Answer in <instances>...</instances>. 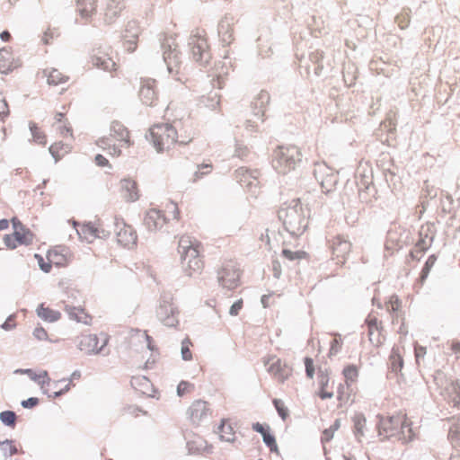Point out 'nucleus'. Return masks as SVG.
<instances>
[{
    "mask_svg": "<svg viewBox=\"0 0 460 460\" xmlns=\"http://www.w3.org/2000/svg\"><path fill=\"white\" fill-rule=\"evenodd\" d=\"M178 252L181 256L182 270L188 276L200 274L205 267L203 244L190 235L183 234L179 239Z\"/></svg>",
    "mask_w": 460,
    "mask_h": 460,
    "instance_id": "obj_1",
    "label": "nucleus"
},
{
    "mask_svg": "<svg viewBox=\"0 0 460 460\" xmlns=\"http://www.w3.org/2000/svg\"><path fill=\"white\" fill-rule=\"evenodd\" d=\"M279 218L282 221L286 230L293 235H301L308 226L304 208L299 201H294L292 205L280 208Z\"/></svg>",
    "mask_w": 460,
    "mask_h": 460,
    "instance_id": "obj_2",
    "label": "nucleus"
},
{
    "mask_svg": "<svg viewBox=\"0 0 460 460\" xmlns=\"http://www.w3.org/2000/svg\"><path fill=\"white\" fill-rule=\"evenodd\" d=\"M97 145L103 150H108L112 156H119L121 148L130 146V133L119 121H113L109 137L98 139Z\"/></svg>",
    "mask_w": 460,
    "mask_h": 460,
    "instance_id": "obj_3",
    "label": "nucleus"
},
{
    "mask_svg": "<svg viewBox=\"0 0 460 460\" xmlns=\"http://www.w3.org/2000/svg\"><path fill=\"white\" fill-rule=\"evenodd\" d=\"M341 375L343 382L338 383L336 387V398L340 406L352 402V397L358 393L357 383L359 377V368L354 364H348L343 367Z\"/></svg>",
    "mask_w": 460,
    "mask_h": 460,
    "instance_id": "obj_4",
    "label": "nucleus"
},
{
    "mask_svg": "<svg viewBox=\"0 0 460 460\" xmlns=\"http://www.w3.org/2000/svg\"><path fill=\"white\" fill-rule=\"evenodd\" d=\"M301 161L302 153L297 146L293 145L278 146L273 152V167L282 174L295 170Z\"/></svg>",
    "mask_w": 460,
    "mask_h": 460,
    "instance_id": "obj_5",
    "label": "nucleus"
},
{
    "mask_svg": "<svg viewBox=\"0 0 460 460\" xmlns=\"http://www.w3.org/2000/svg\"><path fill=\"white\" fill-rule=\"evenodd\" d=\"M150 139L157 152L169 151L177 146L175 130L168 123L153 126Z\"/></svg>",
    "mask_w": 460,
    "mask_h": 460,
    "instance_id": "obj_6",
    "label": "nucleus"
},
{
    "mask_svg": "<svg viewBox=\"0 0 460 460\" xmlns=\"http://www.w3.org/2000/svg\"><path fill=\"white\" fill-rule=\"evenodd\" d=\"M13 233L4 234L3 241L7 249L14 250L22 245H29L33 241L32 233L17 217H13Z\"/></svg>",
    "mask_w": 460,
    "mask_h": 460,
    "instance_id": "obj_7",
    "label": "nucleus"
},
{
    "mask_svg": "<svg viewBox=\"0 0 460 460\" xmlns=\"http://www.w3.org/2000/svg\"><path fill=\"white\" fill-rule=\"evenodd\" d=\"M190 45L193 59L200 64L208 63L210 58L209 46L208 44L207 33L202 29L193 31Z\"/></svg>",
    "mask_w": 460,
    "mask_h": 460,
    "instance_id": "obj_8",
    "label": "nucleus"
},
{
    "mask_svg": "<svg viewBox=\"0 0 460 460\" xmlns=\"http://www.w3.org/2000/svg\"><path fill=\"white\" fill-rule=\"evenodd\" d=\"M337 387L329 368H318L315 380V395L321 400L332 399Z\"/></svg>",
    "mask_w": 460,
    "mask_h": 460,
    "instance_id": "obj_9",
    "label": "nucleus"
},
{
    "mask_svg": "<svg viewBox=\"0 0 460 460\" xmlns=\"http://www.w3.org/2000/svg\"><path fill=\"white\" fill-rule=\"evenodd\" d=\"M115 238L117 243L125 249H133L137 243V234L132 226L127 224L123 218H115Z\"/></svg>",
    "mask_w": 460,
    "mask_h": 460,
    "instance_id": "obj_10",
    "label": "nucleus"
},
{
    "mask_svg": "<svg viewBox=\"0 0 460 460\" xmlns=\"http://www.w3.org/2000/svg\"><path fill=\"white\" fill-rule=\"evenodd\" d=\"M241 270L234 261L225 262L218 270L220 284L228 289H234L239 286Z\"/></svg>",
    "mask_w": 460,
    "mask_h": 460,
    "instance_id": "obj_11",
    "label": "nucleus"
},
{
    "mask_svg": "<svg viewBox=\"0 0 460 460\" xmlns=\"http://www.w3.org/2000/svg\"><path fill=\"white\" fill-rule=\"evenodd\" d=\"M267 371L278 382L284 383L293 372V368L286 361L277 356H270L265 361Z\"/></svg>",
    "mask_w": 460,
    "mask_h": 460,
    "instance_id": "obj_12",
    "label": "nucleus"
},
{
    "mask_svg": "<svg viewBox=\"0 0 460 460\" xmlns=\"http://www.w3.org/2000/svg\"><path fill=\"white\" fill-rule=\"evenodd\" d=\"M171 125L175 130V138L179 146L190 144L197 135L194 123L190 119L174 120Z\"/></svg>",
    "mask_w": 460,
    "mask_h": 460,
    "instance_id": "obj_13",
    "label": "nucleus"
},
{
    "mask_svg": "<svg viewBox=\"0 0 460 460\" xmlns=\"http://www.w3.org/2000/svg\"><path fill=\"white\" fill-rule=\"evenodd\" d=\"M74 226H78L76 231L80 238L88 243H92L96 238H104L109 235V231L104 228L103 225L100 221L93 223L89 222L83 225H78L74 222Z\"/></svg>",
    "mask_w": 460,
    "mask_h": 460,
    "instance_id": "obj_14",
    "label": "nucleus"
},
{
    "mask_svg": "<svg viewBox=\"0 0 460 460\" xmlns=\"http://www.w3.org/2000/svg\"><path fill=\"white\" fill-rule=\"evenodd\" d=\"M385 307L388 312L394 313L392 315V323H400L398 332L402 336H406L408 333V329L405 323L404 315L401 312L402 301L399 299L398 296L392 295L388 301L385 303Z\"/></svg>",
    "mask_w": 460,
    "mask_h": 460,
    "instance_id": "obj_15",
    "label": "nucleus"
},
{
    "mask_svg": "<svg viewBox=\"0 0 460 460\" xmlns=\"http://www.w3.org/2000/svg\"><path fill=\"white\" fill-rule=\"evenodd\" d=\"M108 339L99 340L96 334H83L78 341L79 349L84 354H97L106 346Z\"/></svg>",
    "mask_w": 460,
    "mask_h": 460,
    "instance_id": "obj_16",
    "label": "nucleus"
},
{
    "mask_svg": "<svg viewBox=\"0 0 460 460\" xmlns=\"http://www.w3.org/2000/svg\"><path fill=\"white\" fill-rule=\"evenodd\" d=\"M332 260L337 263L344 264L351 251V243L341 235L333 237L331 241Z\"/></svg>",
    "mask_w": 460,
    "mask_h": 460,
    "instance_id": "obj_17",
    "label": "nucleus"
},
{
    "mask_svg": "<svg viewBox=\"0 0 460 460\" xmlns=\"http://www.w3.org/2000/svg\"><path fill=\"white\" fill-rule=\"evenodd\" d=\"M235 175L242 187L254 196L258 194L257 190L260 188V181L257 172L242 167L235 172Z\"/></svg>",
    "mask_w": 460,
    "mask_h": 460,
    "instance_id": "obj_18",
    "label": "nucleus"
},
{
    "mask_svg": "<svg viewBox=\"0 0 460 460\" xmlns=\"http://www.w3.org/2000/svg\"><path fill=\"white\" fill-rule=\"evenodd\" d=\"M365 323L367 326L370 342L376 347L381 346L385 340V335L383 334L382 322L376 317V315L370 314L367 315Z\"/></svg>",
    "mask_w": 460,
    "mask_h": 460,
    "instance_id": "obj_19",
    "label": "nucleus"
},
{
    "mask_svg": "<svg viewBox=\"0 0 460 460\" xmlns=\"http://www.w3.org/2000/svg\"><path fill=\"white\" fill-rule=\"evenodd\" d=\"M138 95L145 105H155L158 101L156 81L152 78L142 79Z\"/></svg>",
    "mask_w": 460,
    "mask_h": 460,
    "instance_id": "obj_20",
    "label": "nucleus"
},
{
    "mask_svg": "<svg viewBox=\"0 0 460 460\" xmlns=\"http://www.w3.org/2000/svg\"><path fill=\"white\" fill-rule=\"evenodd\" d=\"M120 198L126 202H135L139 199L137 183L130 178L122 179L118 189Z\"/></svg>",
    "mask_w": 460,
    "mask_h": 460,
    "instance_id": "obj_21",
    "label": "nucleus"
},
{
    "mask_svg": "<svg viewBox=\"0 0 460 460\" xmlns=\"http://www.w3.org/2000/svg\"><path fill=\"white\" fill-rule=\"evenodd\" d=\"M210 409L206 401L196 400L189 407L187 415L193 424H199L210 415Z\"/></svg>",
    "mask_w": 460,
    "mask_h": 460,
    "instance_id": "obj_22",
    "label": "nucleus"
},
{
    "mask_svg": "<svg viewBox=\"0 0 460 460\" xmlns=\"http://www.w3.org/2000/svg\"><path fill=\"white\" fill-rule=\"evenodd\" d=\"M315 177L325 192L331 191L336 183V175L325 164H318L315 169Z\"/></svg>",
    "mask_w": 460,
    "mask_h": 460,
    "instance_id": "obj_23",
    "label": "nucleus"
},
{
    "mask_svg": "<svg viewBox=\"0 0 460 460\" xmlns=\"http://www.w3.org/2000/svg\"><path fill=\"white\" fill-rule=\"evenodd\" d=\"M125 8V0H105L102 9L105 22H114Z\"/></svg>",
    "mask_w": 460,
    "mask_h": 460,
    "instance_id": "obj_24",
    "label": "nucleus"
},
{
    "mask_svg": "<svg viewBox=\"0 0 460 460\" xmlns=\"http://www.w3.org/2000/svg\"><path fill=\"white\" fill-rule=\"evenodd\" d=\"M167 223V217L156 208L149 209L144 218V224L149 231L161 229Z\"/></svg>",
    "mask_w": 460,
    "mask_h": 460,
    "instance_id": "obj_25",
    "label": "nucleus"
},
{
    "mask_svg": "<svg viewBox=\"0 0 460 460\" xmlns=\"http://www.w3.org/2000/svg\"><path fill=\"white\" fill-rule=\"evenodd\" d=\"M140 29L136 22H129L125 29L124 45L128 52H133L137 47L138 35Z\"/></svg>",
    "mask_w": 460,
    "mask_h": 460,
    "instance_id": "obj_26",
    "label": "nucleus"
},
{
    "mask_svg": "<svg viewBox=\"0 0 460 460\" xmlns=\"http://www.w3.org/2000/svg\"><path fill=\"white\" fill-rule=\"evenodd\" d=\"M403 348H400L398 346H394L392 349L391 354L388 359V369L389 374H394L396 377L402 376V369L403 367Z\"/></svg>",
    "mask_w": 460,
    "mask_h": 460,
    "instance_id": "obj_27",
    "label": "nucleus"
},
{
    "mask_svg": "<svg viewBox=\"0 0 460 460\" xmlns=\"http://www.w3.org/2000/svg\"><path fill=\"white\" fill-rule=\"evenodd\" d=\"M217 433L220 440L222 441L228 443H234L236 441L237 436L235 427L229 419L222 420L221 424L217 428Z\"/></svg>",
    "mask_w": 460,
    "mask_h": 460,
    "instance_id": "obj_28",
    "label": "nucleus"
},
{
    "mask_svg": "<svg viewBox=\"0 0 460 460\" xmlns=\"http://www.w3.org/2000/svg\"><path fill=\"white\" fill-rule=\"evenodd\" d=\"M65 311L71 320L76 321L86 325L92 324L93 316L89 314L84 308L66 305Z\"/></svg>",
    "mask_w": 460,
    "mask_h": 460,
    "instance_id": "obj_29",
    "label": "nucleus"
},
{
    "mask_svg": "<svg viewBox=\"0 0 460 460\" xmlns=\"http://www.w3.org/2000/svg\"><path fill=\"white\" fill-rule=\"evenodd\" d=\"M17 66L13 53L10 49L3 48L0 49V72L7 74Z\"/></svg>",
    "mask_w": 460,
    "mask_h": 460,
    "instance_id": "obj_30",
    "label": "nucleus"
},
{
    "mask_svg": "<svg viewBox=\"0 0 460 460\" xmlns=\"http://www.w3.org/2000/svg\"><path fill=\"white\" fill-rule=\"evenodd\" d=\"M36 313L41 320L48 323H54L61 318V313L59 311L51 308L44 303L37 307Z\"/></svg>",
    "mask_w": 460,
    "mask_h": 460,
    "instance_id": "obj_31",
    "label": "nucleus"
},
{
    "mask_svg": "<svg viewBox=\"0 0 460 460\" xmlns=\"http://www.w3.org/2000/svg\"><path fill=\"white\" fill-rule=\"evenodd\" d=\"M187 445L189 451L193 454L209 453L212 449V446L208 445L203 438L199 436L190 439Z\"/></svg>",
    "mask_w": 460,
    "mask_h": 460,
    "instance_id": "obj_32",
    "label": "nucleus"
},
{
    "mask_svg": "<svg viewBox=\"0 0 460 460\" xmlns=\"http://www.w3.org/2000/svg\"><path fill=\"white\" fill-rule=\"evenodd\" d=\"M252 429L261 434L263 442L269 447L270 451L278 452V445L275 437L270 433L269 428H265L262 424L257 422L252 425Z\"/></svg>",
    "mask_w": 460,
    "mask_h": 460,
    "instance_id": "obj_33",
    "label": "nucleus"
},
{
    "mask_svg": "<svg viewBox=\"0 0 460 460\" xmlns=\"http://www.w3.org/2000/svg\"><path fill=\"white\" fill-rule=\"evenodd\" d=\"M44 74L49 85H61L69 81V76L56 68L45 69Z\"/></svg>",
    "mask_w": 460,
    "mask_h": 460,
    "instance_id": "obj_34",
    "label": "nucleus"
},
{
    "mask_svg": "<svg viewBox=\"0 0 460 460\" xmlns=\"http://www.w3.org/2000/svg\"><path fill=\"white\" fill-rule=\"evenodd\" d=\"M76 8L83 18H89L96 13L97 0H76Z\"/></svg>",
    "mask_w": 460,
    "mask_h": 460,
    "instance_id": "obj_35",
    "label": "nucleus"
},
{
    "mask_svg": "<svg viewBox=\"0 0 460 460\" xmlns=\"http://www.w3.org/2000/svg\"><path fill=\"white\" fill-rule=\"evenodd\" d=\"M447 438L456 454L460 456V421H456L450 426Z\"/></svg>",
    "mask_w": 460,
    "mask_h": 460,
    "instance_id": "obj_36",
    "label": "nucleus"
},
{
    "mask_svg": "<svg viewBox=\"0 0 460 460\" xmlns=\"http://www.w3.org/2000/svg\"><path fill=\"white\" fill-rule=\"evenodd\" d=\"M70 142H71L70 140H69V142H66V143H64L63 141H58V142L53 143L49 146V153L56 159V161L61 159L62 157H64L66 155H67L71 151L72 146H71Z\"/></svg>",
    "mask_w": 460,
    "mask_h": 460,
    "instance_id": "obj_37",
    "label": "nucleus"
},
{
    "mask_svg": "<svg viewBox=\"0 0 460 460\" xmlns=\"http://www.w3.org/2000/svg\"><path fill=\"white\" fill-rule=\"evenodd\" d=\"M47 260L50 262L51 267L53 265L57 267H63L68 263V258L66 255L57 248L51 249L48 252Z\"/></svg>",
    "mask_w": 460,
    "mask_h": 460,
    "instance_id": "obj_38",
    "label": "nucleus"
},
{
    "mask_svg": "<svg viewBox=\"0 0 460 460\" xmlns=\"http://www.w3.org/2000/svg\"><path fill=\"white\" fill-rule=\"evenodd\" d=\"M447 394L449 402L454 407L460 408V383L459 381H452L447 387Z\"/></svg>",
    "mask_w": 460,
    "mask_h": 460,
    "instance_id": "obj_39",
    "label": "nucleus"
},
{
    "mask_svg": "<svg viewBox=\"0 0 460 460\" xmlns=\"http://www.w3.org/2000/svg\"><path fill=\"white\" fill-rule=\"evenodd\" d=\"M281 255L290 261H300L302 260H308L309 254L303 250L292 251L289 248L284 247Z\"/></svg>",
    "mask_w": 460,
    "mask_h": 460,
    "instance_id": "obj_40",
    "label": "nucleus"
},
{
    "mask_svg": "<svg viewBox=\"0 0 460 460\" xmlns=\"http://www.w3.org/2000/svg\"><path fill=\"white\" fill-rule=\"evenodd\" d=\"M163 215L167 217V222L170 220H179L180 219V210L177 203L173 201H167L164 205V209L161 210Z\"/></svg>",
    "mask_w": 460,
    "mask_h": 460,
    "instance_id": "obj_41",
    "label": "nucleus"
},
{
    "mask_svg": "<svg viewBox=\"0 0 460 460\" xmlns=\"http://www.w3.org/2000/svg\"><path fill=\"white\" fill-rule=\"evenodd\" d=\"M52 385V393L54 394V397H57L69 391L73 384L72 380L63 379L54 382Z\"/></svg>",
    "mask_w": 460,
    "mask_h": 460,
    "instance_id": "obj_42",
    "label": "nucleus"
},
{
    "mask_svg": "<svg viewBox=\"0 0 460 460\" xmlns=\"http://www.w3.org/2000/svg\"><path fill=\"white\" fill-rule=\"evenodd\" d=\"M51 128H54L65 139H68L70 141L74 140L73 128L69 121L58 124L56 127Z\"/></svg>",
    "mask_w": 460,
    "mask_h": 460,
    "instance_id": "obj_43",
    "label": "nucleus"
},
{
    "mask_svg": "<svg viewBox=\"0 0 460 460\" xmlns=\"http://www.w3.org/2000/svg\"><path fill=\"white\" fill-rule=\"evenodd\" d=\"M131 385L136 390L142 394H147L150 387V381L145 376H137L132 378Z\"/></svg>",
    "mask_w": 460,
    "mask_h": 460,
    "instance_id": "obj_44",
    "label": "nucleus"
},
{
    "mask_svg": "<svg viewBox=\"0 0 460 460\" xmlns=\"http://www.w3.org/2000/svg\"><path fill=\"white\" fill-rule=\"evenodd\" d=\"M32 380L40 385L42 387L45 384H49V378L47 371L40 370L39 372H34L31 369H26L24 371Z\"/></svg>",
    "mask_w": 460,
    "mask_h": 460,
    "instance_id": "obj_45",
    "label": "nucleus"
},
{
    "mask_svg": "<svg viewBox=\"0 0 460 460\" xmlns=\"http://www.w3.org/2000/svg\"><path fill=\"white\" fill-rule=\"evenodd\" d=\"M218 32L222 41L226 44H230L234 40V31L228 23L221 22Z\"/></svg>",
    "mask_w": 460,
    "mask_h": 460,
    "instance_id": "obj_46",
    "label": "nucleus"
},
{
    "mask_svg": "<svg viewBox=\"0 0 460 460\" xmlns=\"http://www.w3.org/2000/svg\"><path fill=\"white\" fill-rule=\"evenodd\" d=\"M69 105H64L62 107L61 111H55L50 119L49 125L50 127H56L58 124H62L63 122L68 121L66 117V113L68 111Z\"/></svg>",
    "mask_w": 460,
    "mask_h": 460,
    "instance_id": "obj_47",
    "label": "nucleus"
},
{
    "mask_svg": "<svg viewBox=\"0 0 460 460\" xmlns=\"http://www.w3.org/2000/svg\"><path fill=\"white\" fill-rule=\"evenodd\" d=\"M31 131L32 135L33 141L39 145L46 146L47 144V136L45 132L39 128L36 124H31Z\"/></svg>",
    "mask_w": 460,
    "mask_h": 460,
    "instance_id": "obj_48",
    "label": "nucleus"
},
{
    "mask_svg": "<svg viewBox=\"0 0 460 460\" xmlns=\"http://www.w3.org/2000/svg\"><path fill=\"white\" fill-rule=\"evenodd\" d=\"M33 336L38 341H48L52 343H58L61 340L58 338H52L49 335L48 332L42 326H38L33 331Z\"/></svg>",
    "mask_w": 460,
    "mask_h": 460,
    "instance_id": "obj_49",
    "label": "nucleus"
},
{
    "mask_svg": "<svg viewBox=\"0 0 460 460\" xmlns=\"http://www.w3.org/2000/svg\"><path fill=\"white\" fill-rule=\"evenodd\" d=\"M94 64L102 68L103 70L112 71L116 70V63L110 58L103 57H96L94 58Z\"/></svg>",
    "mask_w": 460,
    "mask_h": 460,
    "instance_id": "obj_50",
    "label": "nucleus"
},
{
    "mask_svg": "<svg viewBox=\"0 0 460 460\" xmlns=\"http://www.w3.org/2000/svg\"><path fill=\"white\" fill-rule=\"evenodd\" d=\"M355 433L358 436H363L367 425V419L362 413L356 414L353 418Z\"/></svg>",
    "mask_w": 460,
    "mask_h": 460,
    "instance_id": "obj_51",
    "label": "nucleus"
},
{
    "mask_svg": "<svg viewBox=\"0 0 460 460\" xmlns=\"http://www.w3.org/2000/svg\"><path fill=\"white\" fill-rule=\"evenodd\" d=\"M200 102L201 104H203V106L207 108L216 110L219 106L220 97L217 93L208 96H202L200 99Z\"/></svg>",
    "mask_w": 460,
    "mask_h": 460,
    "instance_id": "obj_52",
    "label": "nucleus"
},
{
    "mask_svg": "<svg viewBox=\"0 0 460 460\" xmlns=\"http://www.w3.org/2000/svg\"><path fill=\"white\" fill-rule=\"evenodd\" d=\"M0 450L4 456L8 457L17 454L18 449L15 444L11 440H5L0 443Z\"/></svg>",
    "mask_w": 460,
    "mask_h": 460,
    "instance_id": "obj_53",
    "label": "nucleus"
},
{
    "mask_svg": "<svg viewBox=\"0 0 460 460\" xmlns=\"http://www.w3.org/2000/svg\"><path fill=\"white\" fill-rule=\"evenodd\" d=\"M342 347V339L340 334H333L330 343L329 357L336 355Z\"/></svg>",
    "mask_w": 460,
    "mask_h": 460,
    "instance_id": "obj_54",
    "label": "nucleus"
},
{
    "mask_svg": "<svg viewBox=\"0 0 460 460\" xmlns=\"http://www.w3.org/2000/svg\"><path fill=\"white\" fill-rule=\"evenodd\" d=\"M60 36L58 29L49 27L43 33L42 41L44 44L49 45L54 42Z\"/></svg>",
    "mask_w": 460,
    "mask_h": 460,
    "instance_id": "obj_55",
    "label": "nucleus"
},
{
    "mask_svg": "<svg viewBox=\"0 0 460 460\" xmlns=\"http://www.w3.org/2000/svg\"><path fill=\"white\" fill-rule=\"evenodd\" d=\"M437 258L435 255H430L425 262V265L421 270L420 279L422 282L427 279L431 268L434 266Z\"/></svg>",
    "mask_w": 460,
    "mask_h": 460,
    "instance_id": "obj_56",
    "label": "nucleus"
},
{
    "mask_svg": "<svg viewBox=\"0 0 460 460\" xmlns=\"http://www.w3.org/2000/svg\"><path fill=\"white\" fill-rule=\"evenodd\" d=\"M213 170L211 164H202L198 165V169L194 173V181L199 180L202 176L209 174Z\"/></svg>",
    "mask_w": 460,
    "mask_h": 460,
    "instance_id": "obj_57",
    "label": "nucleus"
},
{
    "mask_svg": "<svg viewBox=\"0 0 460 460\" xmlns=\"http://www.w3.org/2000/svg\"><path fill=\"white\" fill-rule=\"evenodd\" d=\"M0 420L4 424L13 427L16 421V414L12 411H5L0 413Z\"/></svg>",
    "mask_w": 460,
    "mask_h": 460,
    "instance_id": "obj_58",
    "label": "nucleus"
},
{
    "mask_svg": "<svg viewBox=\"0 0 460 460\" xmlns=\"http://www.w3.org/2000/svg\"><path fill=\"white\" fill-rule=\"evenodd\" d=\"M191 347L192 343L189 338H186L181 341V356L184 360L192 359V353L190 350Z\"/></svg>",
    "mask_w": 460,
    "mask_h": 460,
    "instance_id": "obj_59",
    "label": "nucleus"
},
{
    "mask_svg": "<svg viewBox=\"0 0 460 460\" xmlns=\"http://www.w3.org/2000/svg\"><path fill=\"white\" fill-rule=\"evenodd\" d=\"M177 58V54L175 53H169L167 56H164V60L167 63V67L170 73H178Z\"/></svg>",
    "mask_w": 460,
    "mask_h": 460,
    "instance_id": "obj_60",
    "label": "nucleus"
},
{
    "mask_svg": "<svg viewBox=\"0 0 460 460\" xmlns=\"http://www.w3.org/2000/svg\"><path fill=\"white\" fill-rule=\"evenodd\" d=\"M273 404L281 419L283 420H286L288 417V410L286 407L284 402L281 401L280 399H274Z\"/></svg>",
    "mask_w": 460,
    "mask_h": 460,
    "instance_id": "obj_61",
    "label": "nucleus"
},
{
    "mask_svg": "<svg viewBox=\"0 0 460 460\" xmlns=\"http://www.w3.org/2000/svg\"><path fill=\"white\" fill-rule=\"evenodd\" d=\"M194 389V385L187 381H181L177 387V393L180 396L190 394Z\"/></svg>",
    "mask_w": 460,
    "mask_h": 460,
    "instance_id": "obj_62",
    "label": "nucleus"
},
{
    "mask_svg": "<svg viewBox=\"0 0 460 460\" xmlns=\"http://www.w3.org/2000/svg\"><path fill=\"white\" fill-rule=\"evenodd\" d=\"M426 354L427 349L425 347L417 344L414 346V355L418 365H420V362L424 360Z\"/></svg>",
    "mask_w": 460,
    "mask_h": 460,
    "instance_id": "obj_63",
    "label": "nucleus"
},
{
    "mask_svg": "<svg viewBox=\"0 0 460 460\" xmlns=\"http://www.w3.org/2000/svg\"><path fill=\"white\" fill-rule=\"evenodd\" d=\"M305 367V375L309 379H313L315 372L314 360L311 358H305L304 360Z\"/></svg>",
    "mask_w": 460,
    "mask_h": 460,
    "instance_id": "obj_64",
    "label": "nucleus"
}]
</instances>
